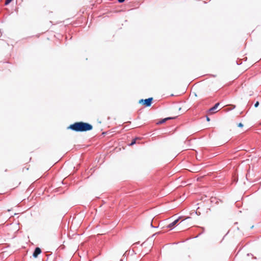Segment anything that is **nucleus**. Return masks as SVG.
<instances>
[{"instance_id": "3", "label": "nucleus", "mask_w": 261, "mask_h": 261, "mask_svg": "<svg viewBox=\"0 0 261 261\" xmlns=\"http://www.w3.org/2000/svg\"><path fill=\"white\" fill-rule=\"evenodd\" d=\"M41 252V250L39 247H36L35 249V250L33 254V256L35 258H36L38 257V255L40 254Z\"/></svg>"}, {"instance_id": "1", "label": "nucleus", "mask_w": 261, "mask_h": 261, "mask_svg": "<svg viewBox=\"0 0 261 261\" xmlns=\"http://www.w3.org/2000/svg\"><path fill=\"white\" fill-rule=\"evenodd\" d=\"M68 128L76 132H83L91 130L92 129L93 126L88 123L81 121L75 122L70 125Z\"/></svg>"}, {"instance_id": "12", "label": "nucleus", "mask_w": 261, "mask_h": 261, "mask_svg": "<svg viewBox=\"0 0 261 261\" xmlns=\"http://www.w3.org/2000/svg\"><path fill=\"white\" fill-rule=\"evenodd\" d=\"M206 120L207 121H210V118L208 116H206Z\"/></svg>"}, {"instance_id": "7", "label": "nucleus", "mask_w": 261, "mask_h": 261, "mask_svg": "<svg viewBox=\"0 0 261 261\" xmlns=\"http://www.w3.org/2000/svg\"><path fill=\"white\" fill-rule=\"evenodd\" d=\"M13 0H6V2H5V5L6 6V5H8V4H9Z\"/></svg>"}, {"instance_id": "8", "label": "nucleus", "mask_w": 261, "mask_h": 261, "mask_svg": "<svg viewBox=\"0 0 261 261\" xmlns=\"http://www.w3.org/2000/svg\"><path fill=\"white\" fill-rule=\"evenodd\" d=\"M136 139L133 140L132 142L130 143L129 145L132 146V145L135 144L136 143Z\"/></svg>"}, {"instance_id": "4", "label": "nucleus", "mask_w": 261, "mask_h": 261, "mask_svg": "<svg viewBox=\"0 0 261 261\" xmlns=\"http://www.w3.org/2000/svg\"><path fill=\"white\" fill-rule=\"evenodd\" d=\"M179 219H180V218H178V219L175 220L172 223H170L168 225V227L169 228H171V229L172 228V227H174L178 223Z\"/></svg>"}, {"instance_id": "13", "label": "nucleus", "mask_w": 261, "mask_h": 261, "mask_svg": "<svg viewBox=\"0 0 261 261\" xmlns=\"http://www.w3.org/2000/svg\"><path fill=\"white\" fill-rule=\"evenodd\" d=\"M151 226L153 227L152 223H151Z\"/></svg>"}, {"instance_id": "11", "label": "nucleus", "mask_w": 261, "mask_h": 261, "mask_svg": "<svg viewBox=\"0 0 261 261\" xmlns=\"http://www.w3.org/2000/svg\"><path fill=\"white\" fill-rule=\"evenodd\" d=\"M124 1H125V0H118V2L119 3H123Z\"/></svg>"}, {"instance_id": "10", "label": "nucleus", "mask_w": 261, "mask_h": 261, "mask_svg": "<svg viewBox=\"0 0 261 261\" xmlns=\"http://www.w3.org/2000/svg\"><path fill=\"white\" fill-rule=\"evenodd\" d=\"M238 126L239 127H243V124L242 123H239L238 124Z\"/></svg>"}, {"instance_id": "6", "label": "nucleus", "mask_w": 261, "mask_h": 261, "mask_svg": "<svg viewBox=\"0 0 261 261\" xmlns=\"http://www.w3.org/2000/svg\"><path fill=\"white\" fill-rule=\"evenodd\" d=\"M173 119L172 117H167L165 119H162L161 121H160V123H163L166 121L167 120Z\"/></svg>"}, {"instance_id": "9", "label": "nucleus", "mask_w": 261, "mask_h": 261, "mask_svg": "<svg viewBox=\"0 0 261 261\" xmlns=\"http://www.w3.org/2000/svg\"><path fill=\"white\" fill-rule=\"evenodd\" d=\"M258 105H259V102L258 101H256L255 102V103L254 104V107L255 108H257L258 106Z\"/></svg>"}, {"instance_id": "5", "label": "nucleus", "mask_w": 261, "mask_h": 261, "mask_svg": "<svg viewBox=\"0 0 261 261\" xmlns=\"http://www.w3.org/2000/svg\"><path fill=\"white\" fill-rule=\"evenodd\" d=\"M219 105V102L216 103L212 108H211V109H209V111L213 112L214 111H215V110H216L217 109Z\"/></svg>"}, {"instance_id": "2", "label": "nucleus", "mask_w": 261, "mask_h": 261, "mask_svg": "<svg viewBox=\"0 0 261 261\" xmlns=\"http://www.w3.org/2000/svg\"><path fill=\"white\" fill-rule=\"evenodd\" d=\"M153 100V98L149 97L148 98L143 99H141L139 100L140 103H142L147 107H150L151 105Z\"/></svg>"}]
</instances>
